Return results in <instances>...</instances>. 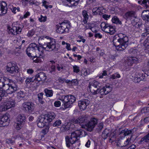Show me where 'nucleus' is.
<instances>
[{
    "mask_svg": "<svg viewBox=\"0 0 149 149\" xmlns=\"http://www.w3.org/2000/svg\"><path fill=\"white\" fill-rule=\"evenodd\" d=\"M47 78L46 74L44 72H41L38 73L35 76V78L34 79L35 81H44Z\"/></svg>",
    "mask_w": 149,
    "mask_h": 149,
    "instance_id": "nucleus-21",
    "label": "nucleus"
},
{
    "mask_svg": "<svg viewBox=\"0 0 149 149\" xmlns=\"http://www.w3.org/2000/svg\"><path fill=\"white\" fill-rule=\"evenodd\" d=\"M144 121L146 123L149 122V117H146L144 119Z\"/></svg>",
    "mask_w": 149,
    "mask_h": 149,
    "instance_id": "nucleus-64",
    "label": "nucleus"
},
{
    "mask_svg": "<svg viewBox=\"0 0 149 149\" xmlns=\"http://www.w3.org/2000/svg\"><path fill=\"white\" fill-rule=\"evenodd\" d=\"M100 27L102 31L111 35L114 34L116 32L114 27L106 22H102L100 24Z\"/></svg>",
    "mask_w": 149,
    "mask_h": 149,
    "instance_id": "nucleus-7",
    "label": "nucleus"
},
{
    "mask_svg": "<svg viewBox=\"0 0 149 149\" xmlns=\"http://www.w3.org/2000/svg\"><path fill=\"white\" fill-rule=\"evenodd\" d=\"M82 14L83 17L82 22L84 24H86L88 22L89 17L87 12L85 10H84L82 12Z\"/></svg>",
    "mask_w": 149,
    "mask_h": 149,
    "instance_id": "nucleus-27",
    "label": "nucleus"
},
{
    "mask_svg": "<svg viewBox=\"0 0 149 149\" xmlns=\"http://www.w3.org/2000/svg\"><path fill=\"white\" fill-rule=\"evenodd\" d=\"M140 78L141 79V80H144L145 77L147 76H149V73H148V71L146 72L144 74L142 73L141 74Z\"/></svg>",
    "mask_w": 149,
    "mask_h": 149,
    "instance_id": "nucleus-40",
    "label": "nucleus"
},
{
    "mask_svg": "<svg viewBox=\"0 0 149 149\" xmlns=\"http://www.w3.org/2000/svg\"><path fill=\"white\" fill-rule=\"evenodd\" d=\"M141 74L139 72H136L135 74H132V79L135 83H138L141 80L140 78Z\"/></svg>",
    "mask_w": 149,
    "mask_h": 149,
    "instance_id": "nucleus-26",
    "label": "nucleus"
},
{
    "mask_svg": "<svg viewBox=\"0 0 149 149\" xmlns=\"http://www.w3.org/2000/svg\"><path fill=\"white\" fill-rule=\"evenodd\" d=\"M61 124V121L60 120H56L53 124L54 127H57L60 125Z\"/></svg>",
    "mask_w": 149,
    "mask_h": 149,
    "instance_id": "nucleus-45",
    "label": "nucleus"
},
{
    "mask_svg": "<svg viewBox=\"0 0 149 149\" xmlns=\"http://www.w3.org/2000/svg\"><path fill=\"white\" fill-rule=\"evenodd\" d=\"M43 95V93H40L38 95L39 101L40 103L42 104H43L44 103V102L42 100Z\"/></svg>",
    "mask_w": 149,
    "mask_h": 149,
    "instance_id": "nucleus-37",
    "label": "nucleus"
},
{
    "mask_svg": "<svg viewBox=\"0 0 149 149\" xmlns=\"http://www.w3.org/2000/svg\"><path fill=\"white\" fill-rule=\"evenodd\" d=\"M110 15H108L106 14H103L102 15V17L105 20H107L110 17Z\"/></svg>",
    "mask_w": 149,
    "mask_h": 149,
    "instance_id": "nucleus-56",
    "label": "nucleus"
},
{
    "mask_svg": "<svg viewBox=\"0 0 149 149\" xmlns=\"http://www.w3.org/2000/svg\"><path fill=\"white\" fill-rule=\"evenodd\" d=\"M46 47H44V51L45 50L50 51H53L55 52L58 51L60 48V45L58 44H56V42L54 39H50V41L46 43Z\"/></svg>",
    "mask_w": 149,
    "mask_h": 149,
    "instance_id": "nucleus-8",
    "label": "nucleus"
},
{
    "mask_svg": "<svg viewBox=\"0 0 149 149\" xmlns=\"http://www.w3.org/2000/svg\"><path fill=\"white\" fill-rule=\"evenodd\" d=\"M42 6H44L46 9H47L48 8V6L47 4L48 3L47 1H46L43 0L42 2Z\"/></svg>",
    "mask_w": 149,
    "mask_h": 149,
    "instance_id": "nucleus-52",
    "label": "nucleus"
},
{
    "mask_svg": "<svg viewBox=\"0 0 149 149\" xmlns=\"http://www.w3.org/2000/svg\"><path fill=\"white\" fill-rule=\"evenodd\" d=\"M56 71V66L54 65H52L51 66L49 70V72L52 74H55V72Z\"/></svg>",
    "mask_w": 149,
    "mask_h": 149,
    "instance_id": "nucleus-38",
    "label": "nucleus"
},
{
    "mask_svg": "<svg viewBox=\"0 0 149 149\" xmlns=\"http://www.w3.org/2000/svg\"><path fill=\"white\" fill-rule=\"evenodd\" d=\"M112 21L113 23L116 24H122L121 21L119 18L116 16H114L112 19Z\"/></svg>",
    "mask_w": 149,
    "mask_h": 149,
    "instance_id": "nucleus-33",
    "label": "nucleus"
},
{
    "mask_svg": "<svg viewBox=\"0 0 149 149\" xmlns=\"http://www.w3.org/2000/svg\"><path fill=\"white\" fill-rule=\"evenodd\" d=\"M26 121V117L23 114H19L17 118V123L16 128L17 130H19L23 127Z\"/></svg>",
    "mask_w": 149,
    "mask_h": 149,
    "instance_id": "nucleus-10",
    "label": "nucleus"
},
{
    "mask_svg": "<svg viewBox=\"0 0 149 149\" xmlns=\"http://www.w3.org/2000/svg\"><path fill=\"white\" fill-rule=\"evenodd\" d=\"M86 25L85 26L86 29H91L93 27V24L91 23H88L86 24Z\"/></svg>",
    "mask_w": 149,
    "mask_h": 149,
    "instance_id": "nucleus-44",
    "label": "nucleus"
},
{
    "mask_svg": "<svg viewBox=\"0 0 149 149\" xmlns=\"http://www.w3.org/2000/svg\"><path fill=\"white\" fill-rule=\"evenodd\" d=\"M79 123H85L87 122V118L86 116H82L79 118Z\"/></svg>",
    "mask_w": 149,
    "mask_h": 149,
    "instance_id": "nucleus-34",
    "label": "nucleus"
},
{
    "mask_svg": "<svg viewBox=\"0 0 149 149\" xmlns=\"http://www.w3.org/2000/svg\"><path fill=\"white\" fill-rule=\"evenodd\" d=\"M142 15L143 19L149 21V10H144L142 13Z\"/></svg>",
    "mask_w": 149,
    "mask_h": 149,
    "instance_id": "nucleus-29",
    "label": "nucleus"
},
{
    "mask_svg": "<svg viewBox=\"0 0 149 149\" xmlns=\"http://www.w3.org/2000/svg\"><path fill=\"white\" fill-rule=\"evenodd\" d=\"M15 106V102L13 100H7L5 102L3 105L0 106V111H5Z\"/></svg>",
    "mask_w": 149,
    "mask_h": 149,
    "instance_id": "nucleus-11",
    "label": "nucleus"
},
{
    "mask_svg": "<svg viewBox=\"0 0 149 149\" xmlns=\"http://www.w3.org/2000/svg\"><path fill=\"white\" fill-rule=\"evenodd\" d=\"M30 15V13L28 11H27L25 14L24 15L23 17H20L21 18H22L23 19V18H26L28 16H29Z\"/></svg>",
    "mask_w": 149,
    "mask_h": 149,
    "instance_id": "nucleus-54",
    "label": "nucleus"
},
{
    "mask_svg": "<svg viewBox=\"0 0 149 149\" xmlns=\"http://www.w3.org/2000/svg\"><path fill=\"white\" fill-rule=\"evenodd\" d=\"M104 9L103 7H99L93 8L92 10V14L93 15H101L103 13Z\"/></svg>",
    "mask_w": 149,
    "mask_h": 149,
    "instance_id": "nucleus-23",
    "label": "nucleus"
},
{
    "mask_svg": "<svg viewBox=\"0 0 149 149\" xmlns=\"http://www.w3.org/2000/svg\"><path fill=\"white\" fill-rule=\"evenodd\" d=\"M142 4L146 8L149 7V0H143L142 1Z\"/></svg>",
    "mask_w": 149,
    "mask_h": 149,
    "instance_id": "nucleus-42",
    "label": "nucleus"
},
{
    "mask_svg": "<svg viewBox=\"0 0 149 149\" xmlns=\"http://www.w3.org/2000/svg\"><path fill=\"white\" fill-rule=\"evenodd\" d=\"M78 84V81L77 79H72L71 81V84L73 85H77Z\"/></svg>",
    "mask_w": 149,
    "mask_h": 149,
    "instance_id": "nucleus-49",
    "label": "nucleus"
},
{
    "mask_svg": "<svg viewBox=\"0 0 149 149\" xmlns=\"http://www.w3.org/2000/svg\"><path fill=\"white\" fill-rule=\"evenodd\" d=\"M73 72H74L78 73L79 71V67L77 65H74L73 66Z\"/></svg>",
    "mask_w": 149,
    "mask_h": 149,
    "instance_id": "nucleus-46",
    "label": "nucleus"
},
{
    "mask_svg": "<svg viewBox=\"0 0 149 149\" xmlns=\"http://www.w3.org/2000/svg\"><path fill=\"white\" fill-rule=\"evenodd\" d=\"M10 119L6 115H4L0 118V127H5L8 125L9 123Z\"/></svg>",
    "mask_w": 149,
    "mask_h": 149,
    "instance_id": "nucleus-20",
    "label": "nucleus"
},
{
    "mask_svg": "<svg viewBox=\"0 0 149 149\" xmlns=\"http://www.w3.org/2000/svg\"><path fill=\"white\" fill-rule=\"evenodd\" d=\"M54 105L55 107H58L61 105V102L60 101H57L55 102L54 103Z\"/></svg>",
    "mask_w": 149,
    "mask_h": 149,
    "instance_id": "nucleus-55",
    "label": "nucleus"
},
{
    "mask_svg": "<svg viewBox=\"0 0 149 149\" xmlns=\"http://www.w3.org/2000/svg\"><path fill=\"white\" fill-rule=\"evenodd\" d=\"M141 112L142 113L145 112H149V107H145L143 108L141 111Z\"/></svg>",
    "mask_w": 149,
    "mask_h": 149,
    "instance_id": "nucleus-48",
    "label": "nucleus"
},
{
    "mask_svg": "<svg viewBox=\"0 0 149 149\" xmlns=\"http://www.w3.org/2000/svg\"><path fill=\"white\" fill-rule=\"evenodd\" d=\"M82 74L84 75V76H86L90 73V70L88 69L84 68L81 70Z\"/></svg>",
    "mask_w": 149,
    "mask_h": 149,
    "instance_id": "nucleus-36",
    "label": "nucleus"
},
{
    "mask_svg": "<svg viewBox=\"0 0 149 149\" xmlns=\"http://www.w3.org/2000/svg\"><path fill=\"white\" fill-rule=\"evenodd\" d=\"M80 0H63V2L67 3L66 5L70 7L77 6Z\"/></svg>",
    "mask_w": 149,
    "mask_h": 149,
    "instance_id": "nucleus-24",
    "label": "nucleus"
},
{
    "mask_svg": "<svg viewBox=\"0 0 149 149\" xmlns=\"http://www.w3.org/2000/svg\"><path fill=\"white\" fill-rule=\"evenodd\" d=\"M117 36L119 38L117 40L119 43V45H116L114 42L116 40L114 39L113 40V44L117 50L123 51L128 46V38L126 35L122 33H119Z\"/></svg>",
    "mask_w": 149,
    "mask_h": 149,
    "instance_id": "nucleus-5",
    "label": "nucleus"
},
{
    "mask_svg": "<svg viewBox=\"0 0 149 149\" xmlns=\"http://www.w3.org/2000/svg\"><path fill=\"white\" fill-rule=\"evenodd\" d=\"M102 136L104 139H106L107 137V134L105 133L104 132L102 133Z\"/></svg>",
    "mask_w": 149,
    "mask_h": 149,
    "instance_id": "nucleus-62",
    "label": "nucleus"
},
{
    "mask_svg": "<svg viewBox=\"0 0 149 149\" xmlns=\"http://www.w3.org/2000/svg\"><path fill=\"white\" fill-rule=\"evenodd\" d=\"M101 86V83L95 80L90 82L89 85L90 92L93 95L100 93L101 95H103L108 94L112 90V88L109 85H106L100 90L98 88H100Z\"/></svg>",
    "mask_w": 149,
    "mask_h": 149,
    "instance_id": "nucleus-2",
    "label": "nucleus"
},
{
    "mask_svg": "<svg viewBox=\"0 0 149 149\" xmlns=\"http://www.w3.org/2000/svg\"><path fill=\"white\" fill-rule=\"evenodd\" d=\"M56 115L54 113L51 112L48 113L47 116H45V118L48 121V123L49 122L52 121V120L54 119Z\"/></svg>",
    "mask_w": 149,
    "mask_h": 149,
    "instance_id": "nucleus-25",
    "label": "nucleus"
},
{
    "mask_svg": "<svg viewBox=\"0 0 149 149\" xmlns=\"http://www.w3.org/2000/svg\"><path fill=\"white\" fill-rule=\"evenodd\" d=\"M22 109L24 111L32 112L35 108V104L31 102H24L22 104Z\"/></svg>",
    "mask_w": 149,
    "mask_h": 149,
    "instance_id": "nucleus-12",
    "label": "nucleus"
},
{
    "mask_svg": "<svg viewBox=\"0 0 149 149\" xmlns=\"http://www.w3.org/2000/svg\"><path fill=\"white\" fill-rule=\"evenodd\" d=\"M37 124L38 127L40 128H42L45 125H47L48 121L45 118L44 115L40 116L37 120Z\"/></svg>",
    "mask_w": 149,
    "mask_h": 149,
    "instance_id": "nucleus-17",
    "label": "nucleus"
},
{
    "mask_svg": "<svg viewBox=\"0 0 149 149\" xmlns=\"http://www.w3.org/2000/svg\"><path fill=\"white\" fill-rule=\"evenodd\" d=\"M47 17L46 16H43L41 15L40 17L38 18V20L40 22H45L47 20Z\"/></svg>",
    "mask_w": 149,
    "mask_h": 149,
    "instance_id": "nucleus-43",
    "label": "nucleus"
},
{
    "mask_svg": "<svg viewBox=\"0 0 149 149\" xmlns=\"http://www.w3.org/2000/svg\"><path fill=\"white\" fill-rule=\"evenodd\" d=\"M7 30L9 34L15 35L20 33L22 28L19 26H13L11 28L9 27H8Z\"/></svg>",
    "mask_w": 149,
    "mask_h": 149,
    "instance_id": "nucleus-15",
    "label": "nucleus"
},
{
    "mask_svg": "<svg viewBox=\"0 0 149 149\" xmlns=\"http://www.w3.org/2000/svg\"><path fill=\"white\" fill-rule=\"evenodd\" d=\"M144 42L145 43V44L144 45L145 46H149V36L147 39V41H145Z\"/></svg>",
    "mask_w": 149,
    "mask_h": 149,
    "instance_id": "nucleus-57",
    "label": "nucleus"
},
{
    "mask_svg": "<svg viewBox=\"0 0 149 149\" xmlns=\"http://www.w3.org/2000/svg\"><path fill=\"white\" fill-rule=\"evenodd\" d=\"M65 48L68 50H71L70 48V45L68 43H67L66 44Z\"/></svg>",
    "mask_w": 149,
    "mask_h": 149,
    "instance_id": "nucleus-59",
    "label": "nucleus"
},
{
    "mask_svg": "<svg viewBox=\"0 0 149 149\" xmlns=\"http://www.w3.org/2000/svg\"><path fill=\"white\" fill-rule=\"evenodd\" d=\"M34 71L32 69H29L27 70V73L29 74H32Z\"/></svg>",
    "mask_w": 149,
    "mask_h": 149,
    "instance_id": "nucleus-60",
    "label": "nucleus"
},
{
    "mask_svg": "<svg viewBox=\"0 0 149 149\" xmlns=\"http://www.w3.org/2000/svg\"><path fill=\"white\" fill-rule=\"evenodd\" d=\"M97 123V119L95 118H91L90 121L87 123V126L88 130L91 131L95 127Z\"/></svg>",
    "mask_w": 149,
    "mask_h": 149,
    "instance_id": "nucleus-16",
    "label": "nucleus"
},
{
    "mask_svg": "<svg viewBox=\"0 0 149 149\" xmlns=\"http://www.w3.org/2000/svg\"><path fill=\"white\" fill-rule=\"evenodd\" d=\"M22 4L26 6L29 3L30 5H32L35 4V1L34 0H22Z\"/></svg>",
    "mask_w": 149,
    "mask_h": 149,
    "instance_id": "nucleus-30",
    "label": "nucleus"
},
{
    "mask_svg": "<svg viewBox=\"0 0 149 149\" xmlns=\"http://www.w3.org/2000/svg\"><path fill=\"white\" fill-rule=\"evenodd\" d=\"M17 96L18 98L19 99L23 98L24 97L25 95L24 93L22 91H19L17 93Z\"/></svg>",
    "mask_w": 149,
    "mask_h": 149,
    "instance_id": "nucleus-39",
    "label": "nucleus"
},
{
    "mask_svg": "<svg viewBox=\"0 0 149 149\" xmlns=\"http://www.w3.org/2000/svg\"><path fill=\"white\" fill-rule=\"evenodd\" d=\"M141 59L135 57H128L125 61L126 66H131L134 63H137L141 61Z\"/></svg>",
    "mask_w": 149,
    "mask_h": 149,
    "instance_id": "nucleus-14",
    "label": "nucleus"
},
{
    "mask_svg": "<svg viewBox=\"0 0 149 149\" xmlns=\"http://www.w3.org/2000/svg\"><path fill=\"white\" fill-rule=\"evenodd\" d=\"M95 37L101 39L102 38V36L100 33H96L95 35Z\"/></svg>",
    "mask_w": 149,
    "mask_h": 149,
    "instance_id": "nucleus-53",
    "label": "nucleus"
},
{
    "mask_svg": "<svg viewBox=\"0 0 149 149\" xmlns=\"http://www.w3.org/2000/svg\"><path fill=\"white\" fill-rule=\"evenodd\" d=\"M35 52V50H34V49H31L28 47L26 49V54L31 59H32V57L36 56V55L34 56V53Z\"/></svg>",
    "mask_w": 149,
    "mask_h": 149,
    "instance_id": "nucleus-28",
    "label": "nucleus"
},
{
    "mask_svg": "<svg viewBox=\"0 0 149 149\" xmlns=\"http://www.w3.org/2000/svg\"><path fill=\"white\" fill-rule=\"evenodd\" d=\"M149 142V134H148L143 137L139 141V143H142V142Z\"/></svg>",
    "mask_w": 149,
    "mask_h": 149,
    "instance_id": "nucleus-31",
    "label": "nucleus"
},
{
    "mask_svg": "<svg viewBox=\"0 0 149 149\" xmlns=\"http://www.w3.org/2000/svg\"><path fill=\"white\" fill-rule=\"evenodd\" d=\"M58 81L59 82L63 83L65 81V79L61 77H59L58 79Z\"/></svg>",
    "mask_w": 149,
    "mask_h": 149,
    "instance_id": "nucleus-58",
    "label": "nucleus"
},
{
    "mask_svg": "<svg viewBox=\"0 0 149 149\" xmlns=\"http://www.w3.org/2000/svg\"><path fill=\"white\" fill-rule=\"evenodd\" d=\"M100 56H102L104 54V52L103 50H101L100 52H98Z\"/></svg>",
    "mask_w": 149,
    "mask_h": 149,
    "instance_id": "nucleus-63",
    "label": "nucleus"
},
{
    "mask_svg": "<svg viewBox=\"0 0 149 149\" xmlns=\"http://www.w3.org/2000/svg\"><path fill=\"white\" fill-rule=\"evenodd\" d=\"M6 70L8 72L10 73L15 74L18 72V68L15 64L9 62L7 64Z\"/></svg>",
    "mask_w": 149,
    "mask_h": 149,
    "instance_id": "nucleus-13",
    "label": "nucleus"
},
{
    "mask_svg": "<svg viewBox=\"0 0 149 149\" xmlns=\"http://www.w3.org/2000/svg\"><path fill=\"white\" fill-rule=\"evenodd\" d=\"M124 17L127 20H134L135 19L137 18L136 13L132 11H129L126 13Z\"/></svg>",
    "mask_w": 149,
    "mask_h": 149,
    "instance_id": "nucleus-18",
    "label": "nucleus"
},
{
    "mask_svg": "<svg viewBox=\"0 0 149 149\" xmlns=\"http://www.w3.org/2000/svg\"><path fill=\"white\" fill-rule=\"evenodd\" d=\"M90 101L87 99H83L78 102V106L80 109L85 110L89 104Z\"/></svg>",
    "mask_w": 149,
    "mask_h": 149,
    "instance_id": "nucleus-19",
    "label": "nucleus"
},
{
    "mask_svg": "<svg viewBox=\"0 0 149 149\" xmlns=\"http://www.w3.org/2000/svg\"><path fill=\"white\" fill-rule=\"evenodd\" d=\"M44 92L47 97H51L53 96V91L52 90H49L46 88L44 90Z\"/></svg>",
    "mask_w": 149,
    "mask_h": 149,
    "instance_id": "nucleus-32",
    "label": "nucleus"
},
{
    "mask_svg": "<svg viewBox=\"0 0 149 149\" xmlns=\"http://www.w3.org/2000/svg\"><path fill=\"white\" fill-rule=\"evenodd\" d=\"M28 47L35 50L36 56L32 57L33 62L36 63H40L44 60V47L43 46L38 47L36 44L32 43L29 45Z\"/></svg>",
    "mask_w": 149,
    "mask_h": 149,
    "instance_id": "nucleus-3",
    "label": "nucleus"
},
{
    "mask_svg": "<svg viewBox=\"0 0 149 149\" xmlns=\"http://www.w3.org/2000/svg\"><path fill=\"white\" fill-rule=\"evenodd\" d=\"M34 81H35L34 79H33V78H29L26 79L25 81V82L26 83H28L30 82H34Z\"/></svg>",
    "mask_w": 149,
    "mask_h": 149,
    "instance_id": "nucleus-51",
    "label": "nucleus"
},
{
    "mask_svg": "<svg viewBox=\"0 0 149 149\" xmlns=\"http://www.w3.org/2000/svg\"><path fill=\"white\" fill-rule=\"evenodd\" d=\"M60 26H57L56 30L57 32L60 33H63L65 32H68L69 31L70 25L67 21H65L60 24Z\"/></svg>",
    "mask_w": 149,
    "mask_h": 149,
    "instance_id": "nucleus-9",
    "label": "nucleus"
},
{
    "mask_svg": "<svg viewBox=\"0 0 149 149\" xmlns=\"http://www.w3.org/2000/svg\"><path fill=\"white\" fill-rule=\"evenodd\" d=\"M132 133V131L130 130H128L127 129H125V130H122L120 134H123L125 136L128 135L130 134H131Z\"/></svg>",
    "mask_w": 149,
    "mask_h": 149,
    "instance_id": "nucleus-35",
    "label": "nucleus"
},
{
    "mask_svg": "<svg viewBox=\"0 0 149 149\" xmlns=\"http://www.w3.org/2000/svg\"><path fill=\"white\" fill-rule=\"evenodd\" d=\"M129 52L132 53L134 55H136L137 54V50L136 49H131L129 50Z\"/></svg>",
    "mask_w": 149,
    "mask_h": 149,
    "instance_id": "nucleus-50",
    "label": "nucleus"
},
{
    "mask_svg": "<svg viewBox=\"0 0 149 149\" xmlns=\"http://www.w3.org/2000/svg\"><path fill=\"white\" fill-rule=\"evenodd\" d=\"M60 100L63 102L65 108L70 107L76 101V98L73 95H63L60 98Z\"/></svg>",
    "mask_w": 149,
    "mask_h": 149,
    "instance_id": "nucleus-6",
    "label": "nucleus"
},
{
    "mask_svg": "<svg viewBox=\"0 0 149 149\" xmlns=\"http://www.w3.org/2000/svg\"><path fill=\"white\" fill-rule=\"evenodd\" d=\"M104 123L103 122H101L98 124L97 129L100 130H101L103 127Z\"/></svg>",
    "mask_w": 149,
    "mask_h": 149,
    "instance_id": "nucleus-47",
    "label": "nucleus"
},
{
    "mask_svg": "<svg viewBox=\"0 0 149 149\" xmlns=\"http://www.w3.org/2000/svg\"><path fill=\"white\" fill-rule=\"evenodd\" d=\"M145 34L146 36L149 34V28L147 27L145 29Z\"/></svg>",
    "mask_w": 149,
    "mask_h": 149,
    "instance_id": "nucleus-61",
    "label": "nucleus"
},
{
    "mask_svg": "<svg viewBox=\"0 0 149 149\" xmlns=\"http://www.w3.org/2000/svg\"><path fill=\"white\" fill-rule=\"evenodd\" d=\"M7 4L6 2H0V14L1 16L6 14L7 12Z\"/></svg>",
    "mask_w": 149,
    "mask_h": 149,
    "instance_id": "nucleus-22",
    "label": "nucleus"
},
{
    "mask_svg": "<svg viewBox=\"0 0 149 149\" xmlns=\"http://www.w3.org/2000/svg\"><path fill=\"white\" fill-rule=\"evenodd\" d=\"M36 33V29H33L29 31L27 34V36L29 37H32Z\"/></svg>",
    "mask_w": 149,
    "mask_h": 149,
    "instance_id": "nucleus-41",
    "label": "nucleus"
},
{
    "mask_svg": "<svg viewBox=\"0 0 149 149\" xmlns=\"http://www.w3.org/2000/svg\"><path fill=\"white\" fill-rule=\"evenodd\" d=\"M9 80L5 77H0V101L2 99V97L4 96L6 93L11 94L17 91L19 88L15 84L10 82L6 84Z\"/></svg>",
    "mask_w": 149,
    "mask_h": 149,
    "instance_id": "nucleus-1",
    "label": "nucleus"
},
{
    "mask_svg": "<svg viewBox=\"0 0 149 149\" xmlns=\"http://www.w3.org/2000/svg\"><path fill=\"white\" fill-rule=\"evenodd\" d=\"M86 133L84 131L77 130L72 132L70 138L68 136L65 137L66 145L67 147H69L70 144H73L79 140L80 137L85 136Z\"/></svg>",
    "mask_w": 149,
    "mask_h": 149,
    "instance_id": "nucleus-4",
    "label": "nucleus"
}]
</instances>
